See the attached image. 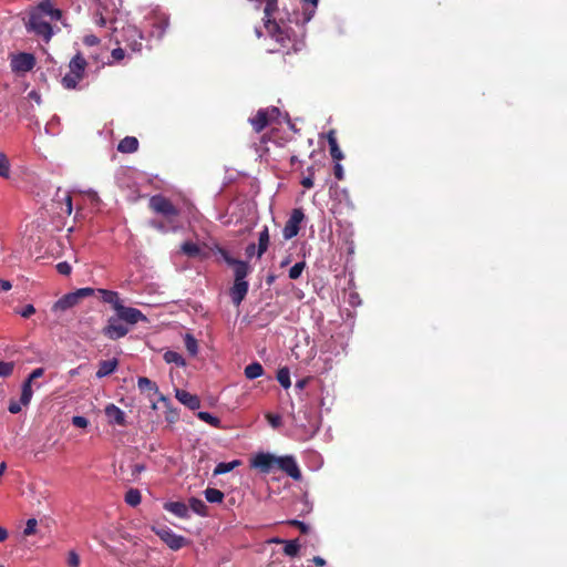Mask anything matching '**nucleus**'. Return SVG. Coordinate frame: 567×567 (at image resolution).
Masks as SVG:
<instances>
[{
    "mask_svg": "<svg viewBox=\"0 0 567 567\" xmlns=\"http://www.w3.org/2000/svg\"><path fill=\"white\" fill-rule=\"evenodd\" d=\"M278 9L277 0H266L264 9V22L268 34L277 42L278 48L274 51H282L289 54L291 51L301 50L302 43L295 38L292 30L285 23L280 24L274 18L275 11Z\"/></svg>",
    "mask_w": 567,
    "mask_h": 567,
    "instance_id": "obj_1",
    "label": "nucleus"
},
{
    "mask_svg": "<svg viewBox=\"0 0 567 567\" xmlns=\"http://www.w3.org/2000/svg\"><path fill=\"white\" fill-rule=\"evenodd\" d=\"M148 207L155 214L161 215L164 220L152 219L150 226L161 233L175 231L178 228L177 218L179 209L172 200L163 195H154L150 198Z\"/></svg>",
    "mask_w": 567,
    "mask_h": 567,
    "instance_id": "obj_2",
    "label": "nucleus"
},
{
    "mask_svg": "<svg viewBox=\"0 0 567 567\" xmlns=\"http://www.w3.org/2000/svg\"><path fill=\"white\" fill-rule=\"evenodd\" d=\"M87 62L81 52H78L69 62V72L62 78L61 83L66 90H74L84 79Z\"/></svg>",
    "mask_w": 567,
    "mask_h": 567,
    "instance_id": "obj_3",
    "label": "nucleus"
},
{
    "mask_svg": "<svg viewBox=\"0 0 567 567\" xmlns=\"http://www.w3.org/2000/svg\"><path fill=\"white\" fill-rule=\"evenodd\" d=\"M27 29L29 32L41 37L45 43H48L53 35L51 23L35 9L30 12Z\"/></svg>",
    "mask_w": 567,
    "mask_h": 567,
    "instance_id": "obj_4",
    "label": "nucleus"
},
{
    "mask_svg": "<svg viewBox=\"0 0 567 567\" xmlns=\"http://www.w3.org/2000/svg\"><path fill=\"white\" fill-rule=\"evenodd\" d=\"M120 37L116 39L117 43H124L133 52L142 50L143 34L135 25L127 24L123 27Z\"/></svg>",
    "mask_w": 567,
    "mask_h": 567,
    "instance_id": "obj_5",
    "label": "nucleus"
},
{
    "mask_svg": "<svg viewBox=\"0 0 567 567\" xmlns=\"http://www.w3.org/2000/svg\"><path fill=\"white\" fill-rule=\"evenodd\" d=\"M152 529L172 550H178L188 544L184 536L175 534L166 526Z\"/></svg>",
    "mask_w": 567,
    "mask_h": 567,
    "instance_id": "obj_6",
    "label": "nucleus"
},
{
    "mask_svg": "<svg viewBox=\"0 0 567 567\" xmlns=\"http://www.w3.org/2000/svg\"><path fill=\"white\" fill-rule=\"evenodd\" d=\"M305 219V214L301 208H295L291 212L289 219L286 221L282 229L285 239H291L296 237L300 230V224Z\"/></svg>",
    "mask_w": 567,
    "mask_h": 567,
    "instance_id": "obj_7",
    "label": "nucleus"
},
{
    "mask_svg": "<svg viewBox=\"0 0 567 567\" xmlns=\"http://www.w3.org/2000/svg\"><path fill=\"white\" fill-rule=\"evenodd\" d=\"M121 321L122 320L118 319V317H111L107 320V324L102 329V333L111 340H117L125 337L128 333V328Z\"/></svg>",
    "mask_w": 567,
    "mask_h": 567,
    "instance_id": "obj_8",
    "label": "nucleus"
},
{
    "mask_svg": "<svg viewBox=\"0 0 567 567\" xmlns=\"http://www.w3.org/2000/svg\"><path fill=\"white\" fill-rule=\"evenodd\" d=\"M118 319L130 324H135L138 321H147L146 316L137 308L125 307L122 302L115 309Z\"/></svg>",
    "mask_w": 567,
    "mask_h": 567,
    "instance_id": "obj_9",
    "label": "nucleus"
},
{
    "mask_svg": "<svg viewBox=\"0 0 567 567\" xmlns=\"http://www.w3.org/2000/svg\"><path fill=\"white\" fill-rule=\"evenodd\" d=\"M278 457L270 453H257L250 462V466L262 473H269L277 465Z\"/></svg>",
    "mask_w": 567,
    "mask_h": 567,
    "instance_id": "obj_10",
    "label": "nucleus"
},
{
    "mask_svg": "<svg viewBox=\"0 0 567 567\" xmlns=\"http://www.w3.org/2000/svg\"><path fill=\"white\" fill-rule=\"evenodd\" d=\"M279 470L285 472L288 476L293 478L295 481L301 480V472L296 460L292 456H280L277 460V465Z\"/></svg>",
    "mask_w": 567,
    "mask_h": 567,
    "instance_id": "obj_11",
    "label": "nucleus"
},
{
    "mask_svg": "<svg viewBox=\"0 0 567 567\" xmlns=\"http://www.w3.org/2000/svg\"><path fill=\"white\" fill-rule=\"evenodd\" d=\"M35 65V59L30 53H19L11 60V69L14 72H29Z\"/></svg>",
    "mask_w": 567,
    "mask_h": 567,
    "instance_id": "obj_12",
    "label": "nucleus"
},
{
    "mask_svg": "<svg viewBox=\"0 0 567 567\" xmlns=\"http://www.w3.org/2000/svg\"><path fill=\"white\" fill-rule=\"evenodd\" d=\"M105 415L107 417V422L111 425L126 426V416L124 411H122L118 406L113 403H110L105 406Z\"/></svg>",
    "mask_w": 567,
    "mask_h": 567,
    "instance_id": "obj_13",
    "label": "nucleus"
},
{
    "mask_svg": "<svg viewBox=\"0 0 567 567\" xmlns=\"http://www.w3.org/2000/svg\"><path fill=\"white\" fill-rule=\"evenodd\" d=\"M249 289L248 281H234L233 286L229 289V296L231 302L238 307L246 298Z\"/></svg>",
    "mask_w": 567,
    "mask_h": 567,
    "instance_id": "obj_14",
    "label": "nucleus"
},
{
    "mask_svg": "<svg viewBox=\"0 0 567 567\" xmlns=\"http://www.w3.org/2000/svg\"><path fill=\"white\" fill-rule=\"evenodd\" d=\"M44 18L48 17L51 21H59L62 19V11L54 8L51 0H42L35 8Z\"/></svg>",
    "mask_w": 567,
    "mask_h": 567,
    "instance_id": "obj_15",
    "label": "nucleus"
},
{
    "mask_svg": "<svg viewBox=\"0 0 567 567\" xmlns=\"http://www.w3.org/2000/svg\"><path fill=\"white\" fill-rule=\"evenodd\" d=\"M176 399L190 410H197L200 406L198 396L185 390H176Z\"/></svg>",
    "mask_w": 567,
    "mask_h": 567,
    "instance_id": "obj_16",
    "label": "nucleus"
},
{
    "mask_svg": "<svg viewBox=\"0 0 567 567\" xmlns=\"http://www.w3.org/2000/svg\"><path fill=\"white\" fill-rule=\"evenodd\" d=\"M164 509L179 518L189 517L188 506L183 502H167L164 504Z\"/></svg>",
    "mask_w": 567,
    "mask_h": 567,
    "instance_id": "obj_17",
    "label": "nucleus"
},
{
    "mask_svg": "<svg viewBox=\"0 0 567 567\" xmlns=\"http://www.w3.org/2000/svg\"><path fill=\"white\" fill-rule=\"evenodd\" d=\"M117 367H118V360L115 358L112 360L100 361L99 369H97L95 375L97 379L105 378V377L112 374L113 372H115Z\"/></svg>",
    "mask_w": 567,
    "mask_h": 567,
    "instance_id": "obj_18",
    "label": "nucleus"
},
{
    "mask_svg": "<svg viewBox=\"0 0 567 567\" xmlns=\"http://www.w3.org/2000/svg\"><path fill=\"white\" fill-rule=\"evenodd\" d=\"M79 299L75 297L74 292H69L60 298L53 306L54 310L65 311L75 305L79 303Z\"/></svg>",
    "mask_w": 567,
    "mask_h": 567,
    "instance_id": "obj_19",
    "label": "nucleus"
},
{
    "mask_svg": "<svg viewBox=\"0 0 567 567\" xmlns=\"http://www.w3.org/2000/svg\"><path fill=\"white\" fill-rule=\"evenodd\" d=\"M234 281H246V277L250 272V266L247 261L237 260L234 266Z\"/></svg>",
    "mask_w": 567,
    "mask_h": 567,
    "instance_id": "obj_20",
    "label": "nucleus"
},
{
    "mask_svg": "<svg viewBox=\"0 0 567 567\" xmlns=\"http://www.w3.org/2000/svg\"><path fill=\"white\" fill-rule=\"evenodd\" d=\"M138 150V141L134 136H126L123 140L120 141L117 145V151L120 153H134Z\"/></svg>",
    "mask_w": 567,
    "mask_h": 567,
    "instance_id": "obj_21",
    "label": "nucleus"
},
{
    "mask_svg": "<svg viewBox=\"0 0 567 567\" xmlns=\"http://www.w3.org/2000/svg\"><path fill=\"white\" fill-rule=\"evenodd\" d=\"M96 292L100 295L103 302L111 305L114 310L121 303L120 295L116 291L97 289Z\"/></svg>",
    "mask_w": 567,
    "mask_h": 567,
    "instance_id": "obj_22",
    "label": "nucleus"
},
{
    "mask_svg": "<svg viewBox=\"0 0 567 567\" xmlns=\"http://www.w3.org/2000/svg\"><path fill=\"white\" fill-rule=\"evenodd\" d=\"M249 122L257 133L261 132L266 126L270 124V122L267 118V115L261 109L258 110L256 115L251 117Z\"/></svg>",
    "mask_w": 567,
    "mask_h": 567,
    "instance_id": "obj_23",
    "label": "nucleus"
},
{
    "mask_svg": "<svg viewBox=\"0 0 567 567\" xmlns=\"http://www.w3.org/2000/svg\"><path fill=\"white\" fill-rule=\"evenodd\" d=\"M269 230L267 226H264V229L259 233L258 236V248H257V257L261 258L262 255L267 251L269 246Z\"/></svg>",
    "mask_w": 567,
    "mask_h": 567,
    "instance_id": "obj_24",
    "label": "nucleus"
},
{
    "mask_svg": "<svg viewBox=\"0 0 567 567\" xmlns=\"http://www.w3.org/2000/svg\"><path fill=\"white\" fill-rule=\"evenodd\" d=\"M241 464V461L234 460L231 462H220L216 465L214 468V476L226 474L228 472H231L234 468L238 467Z\"/></svg>",
    "mask_w": 567,
    "mask_h": 567,
    "instance_id": "obj_25",
    "label": "nucleus"
},
{
    "mask_svg": "<svg viewBox=\"0 0 567 567\" xmlns=\"http://www.w3.org/2000/svg\"><path fill=\"white\" fill-rule=\"evenodd\" d=\"M265 370L259 362H252L245 368V377L249 380L257 379L264 374Z\"/></svg>",
    "mask_w": 567,
    "mask_h": 567,
    "instance_id": "obj_26",
    "label": "nucleus"
},
{
    "mask_svg": "<svg viewBox=\"0 0 567 567\" xmlns=\"http://www.w3.org/2000/svg\"><path fill=\"white\" fill-rule=\"evenodd\" d=\"M169 22L166 17H156L153 22V34L157 38H162L168 28Z\"/></svg>",
    "mask_w": 567,
    "mask_h": 567,
    "instance_id": "obj_27",
    "label": "nucleus"
},
{
    "mask_svg": "<svg viewBox=\"0 0 567 567\" xmlns=\"http://www.w3.org/2000/svg\"><path fill=\"white\" fill-rule=\"evenodd\" d=\"M32 395H33L32 382H30V380H25L22 383V389H21V396H20L21 404L24 406L29 405V403L31 402Z\"/></svg>",
    "mask_w": 567,
    "mask_h": 567,
    "instance_id": "obj_28",
    "label": "nucleus"
},
{
    "mask_svg": "<svg viewBox=\"0 0 567 567\" xmlns=\"http://www.w3.org/2000/svg\"><path fill=\"white\" fill-rule=\"evenodd\" d=\"M189 508L198 514L199 516H207V505L199 498L190 497L189 501Z\"/></svg>",
    "mask_w": 567,
    "mask_h": 567,
    "instance_id": "obj_29",
    "label": "nucleus"
},
{
    "mask_svg": "<svg viewBox=\"0 0 567 567\" xmlns=\"http://www.w3.org/2000/svg\"><path fill=\"white\" fill-rule=\"evenodd\" d=\"M125 503L130 506H137L141 504L142 495L141 492L137 488H130L125 494Z\"/></svg>",
    "mask_w": 567,
    "mask_h": 567,
    "instance_id": "obj_30",
    "label": "nucleus"
},
{
    "mask_svg": "<svg viewBox=\"0 0 567 567\" xmlns=\"http://www.w3.org/2000/svg\"><path fill=\"white\" fill-rule=\"evenodd\" d=\"M204 495L209 503H221L224 499V493L217 488L208 487L204 491Z\"/></svg>",
    "mask_w": 567,
    "mask_h": 567,
    "instance_id": "obj_31",
    "label": "nucleus"
},
{
    "mask_svg": "<svg viewBox=\"0 0 567 567\" xmlns=\"http://www.w3.org/2000/svg\"><path fill=\"white\" fill-rule=\"evenodd\" d=\"M137 385L141 391H152L154 393L158 392L157 384L146 377H140L137 380Z\"/></svg>",
    "mask_w": 567,
    "mask_h": 567,
    "instance_id": "obj_32",
    "label": "nucleus"
},
{
    "mask_svg": "<svg viewBox=\"0 0 567 567\" xmlns=\"http://www.w3.org/2000/svg\"><path fill=\"white\" fill-rule=\"evenodd\" d=\"M164 360L167 363H175L177 367H184L186 364L184 358L176 351H166L164 353Z\"/></svg>",
    "mask_w": 567,
    "mask_h": 567,
    "instance_id": "obj_33",
    "label": "nucleus"
},
{
    "mask_svg": "<svg viewBox=\"0 0 567 567\" xmlns=\"http://www.w3.org/2000/svg\"><path fill=\"white\" fill-rule=\"evenodd\" d=\"M277 380L280 383V385L285 389L290 388L291 381H290V372L288 368H281L277 372Z\"/></svg>",
    "mask_w": 567,
    "mask_h": 567,
    "instance_id": "obj_34",
    "label": "nucleus"
},
{
    "mask_svg": "<svg viewBox=\"0 0 567 567\" xmlns=\"http://www.w3.org/2000/svg\"><path fill=\"white\" fill-rule=\"evenodd\" d=\"M299 549H300V545L298 543V539H292V540H286L285 542V547H284L285 555L290 556V557H295V556L298 555Z\"/></svg>",
    "mask_w": 567,
    "mask_h": 567,
    "instance_id": "obj_35",
    "label": "nucleus"
},
{
    "mask_svg": "<svg viewBox=\"0 0 567 567\" xmlns=\"http://www.w3.org/2000/svg\"><path fill=\"white\" fill-rule=\"evenodd\" d=\"M185 348L189 352L190 355H196L198 351L197 340L189 333H187L184 338Z\"/></svg>",
    "mask_w": 567,
    "mask_h": 567,
    "instance_id": "obj_36",
    "label": "nucleus"
},
{
    "mask_svg": "<svg viewBox=\"0 0 567 567\" xmlns=\"http://www.w3.org/2000/svg\"><path fill=\"white\" fill-rule=\"evenodd\" d=\"M182 251L189 257H196L200 252V249L195 243L185 241L182 245Z\"/></svg>",
    "mask_w": 567,
    "mask_h": 567,
    "instance_id": "obj_37",
    "label": "nucleus"
},
{
    "mask_svg": "<svg viewBox=\"0 0 567 567\" xmlns=\"http://www.w3.org/2000/svg\"><path fill=\"white\" fill-rule=\"evenodd\" d=\"M197 416L214 427H220V420L208 412H198Z\"/></svg>",
    "mask_w": 567,
    "mask_h": 567,
    "instance_id": "obj_38",
    "label": "nucleus"
},
{
    "mask_svg": "<svg viewBox=\"0 0 567 567\" xmlns=\"http://www.w3.org/2000/svg\"><path fill=\"white\" fill-rule=\"evenodd\" d=\"M10 163L6 154L0 153V177L9 178Z\"/></svg>",
    "mask_w": 567,
    "mask_h": 567,
    "instance_id": "obj_39",
    "label": "nucleus"
},
{
    "mask_svg": "<svg viewBox=\"0 0 567 567\" xmlns=\"http://www.w3.org/2000/svg\"><path fill=\"white\" fill-rule=\"evenodd\" d=\"M305 267H306V262L305 261H300V262L295 264L289 269V278L292 279V280L298 279L301 276Z\"/></svg>",
    "mask_w": 567,
    "mask_h": 567,
    "instance_id": "obj_40",
    "label": "nucleus"
},
{
    "mask_svg": "<svg viewBox=\"0 0 567 567\" xmlns=\"http://www.w3.org/2000/svg\"><path fill=\"white\" fill-rule=\"evenodd\" d=\"M14 369V362H0V378L10 377Z\"/></svg>",
    "mask_w": 567,
    "mask_h": 567,
    "instance_id": "obj_41",
    "label": "nucleus"
},
{
    "mask_svg": "<svg viewBox=\"0 0 567 567\" xmlns=\"http://www.w3.org/2000/svg\"><path fill=\"white\" fill-rule=\"evenodd\" d=\"M270 123L276 122L280 116V110L276 106L261 109Z\"/></svg>",
    "mask_w": 567,
    "mask_h": 567,
    "instance_id": "obj_42",
    "label": "nucleus"
},
{
    "mask_svg": "<svg viewBox=\"0 0 567 567\" xmlns=\"http://www.w3.org/2000/svg\"><path fill=\"white\" fill-rule=\"evenodd\" d=\"M37 526H38L37 519L35 518H29L27 520V524H25V527H24V530H23V535L24 536L34 535L37 533Z\"/></svg>",
    "mask_w": 567,
    "mask_h": 567,
    "instance_id": "obj_43",
    "label": "nucleus"
},
{
    "mask_svg": "<svg viewBox=\"0 0 567 567\" xmlns=\"http://www.w3.org/2000/svg\"><path fill=\"white\" fill-rule=\"evenodd\" d=\"M63 204L61 206V210L66 214L68 216H70L72 214V210H73V206H72V197L70 194H66L65 197L63 198Z\"/></svg>",
    "mask_w": 567,
    "mask_h": 567,
    "instance_id": "obj_44",
    "label": "nucleus"
},
{
    "mask_svg": "<svg viewBox=\"0 0 567 567\" xmlns=\"http://www.w3.org/2000/svg\"><path fill=\"white\" fill-rule=\"evenodd\" d=\"M73 292H74L75 297L79 300H81L82 298L90 297V296L94 295L96 292V290L93 288H90V287H85V288H80Z\"/></svg>",
    "mask_w": 567,
    "mask_h": 567,
    "instance_id": "obj_45",
    "label": "nucleus"
},
{
    "mask_svg": "<svg viewBox=\"0 0 567 567\" xmlns=\"http://www.w3.org/2000/svg\"><path fill=\"white\" fill-rule=\"evenodd\" d=\"M218 252L219 255L221 256L223 260L229 266H234L235 262L238 260L234 257H231V255L228 252V250H226L225 248H218Z\"/></svg>",
    "mask_w": 567,
    "mask_h": 567,
    "instance_id": "obj_46",
    "label": "nucleus"
},
{
    "mask_svg": "<svg viewBox=\"0 0 567 567\" xmlns=\"http://www.w3.org/2000/svg\"><path fill=\"white\" fill-rule=\"evenodd\" d=\"M308 172H309V175L303 177L301 179V185L305 187V188H312L313 187V167H308Z\"/></svg>",
    "mask_w": 567,
    "mask_h": 567,
    "instance_id": "obj_47",
    "label": "nucleus"
},
{
    "mask_svg": "<svg viewBox=\"0 0 567 567\" xmlns=\"http://www.w3.org/2000/svg\"><path fill=\"white\" fill-rule=\"evenodd\" d=\"M266 419L269 422V424L275 429L281 425V416L279 414L267 413Z\"/></svg>",
    "mask_w": 567,
    "mask_h": 567,
    "instance_id": "obj_48",
    "label": "nucleus"
},
{
    "mask_svg": "<svg viewBox=\"0 0 567 567\" xmlns=\"http://www.w3.org/2000/svg\"><path fill=\"white\" fill-rule=\"evenodd\" d=\"M56 270L63 276H69L71 274L72 267L69 262L61 261L56 265Z\"/></svg>",
    "mask_w": 567,
    "mask_h": 567,
    "instance_id": "obj_49",
    "label": "nucleus"
},
{
    "mask_svg": "<svg viewBox=\"0 0 567 567\" xmlns=\"http://www.w3.org/2000/svg\"><path fill=\"white\" fill-rule=\"evenodd\" d=\"M72 424L76 427L85 429L89 425V420L81 415L72 417Z\"/></svg>",
    "mask_w": 567,
    "mask_h": 567,
    "instance_id": "obj_50",
    "label": "nucleus"
},
{
    "mask_svg": "<svg viewBox=\"0 0 567 567\" xmlns=\"http://www.w3.org/2000/svg\"><path fill=\"white\" fill-rule=\"evenodd\" d=\"M287 524L299 528V530L302 534H307L309 532V526L307 524H305L303 522H301V520L290 519V520L287 522Z\"/></svg>",
    "mask_w": 567,
    "mask_h": 567,
    "instance_id": "obj_51",
    "label": "nucleus"
},
{
    "mask_svg": "<svg viewBox=\"0 0 567 567\" xmlns=\"http://www.w3.org/2000/svg\"><path fill=\"white\" fill-rule=\"evenodd\" d=\"M69 567H80V557L75 551H70L68 556Z\"/></svg>",
    "mask_w": 567,
    "mask_h": 567,
    "instance_id": "obj_52",
    "label": "nucleus"
},
{
    "mask_svg": "<svg viewBox=\"0 0 567 567\" xmlns=\"http://www.w3.org/2000/svg\"><path fill=\"white\" fill-rule=\"evenodd\" d=\"M83 43L87 47H94V45H97L100 43V39L94 35V34H86L84 38H83Z\"/></svg>",
    "mask_w": 567,
    "mask_h": 567,
    "instance_id": "obj_53",
    "label": "nucleus"
},
{
    "mask_svg": "<svg viewBox=\"0 0 567 567\" xmlns=\"http://www.w3.org/2000/svg\"><path fill=\"white\" fill-rule=\"evenodd\" d=\"M110 20V17L104 16L102 12L97 11L95 14V23L100 27H105Z\"/></svg>",
    "mask_w": 567,
    "mask_h": 567,
    "instance_id": "obj_54",
    "label": "nucleus"
},
{
    "mask_svg": "<svg viewBox=\"0 0 567 567\" xmlns=\"http://www.w3.org/2000/svg\"><path fill=\"white\" fill-rule=\"evenodd\" d=\"M20 316L23 318H30L35 313V308L33 305H27L21 311H19Z\"/></svg>",
    "mask_w": 567,
    "mask_h": 567,
    "instance_id": "obj_55",
    "label": "nucleus"
},
{
    "mask_svg": "<svg viewBox=\"0 0 567 567\" xmlns=\"http://www.w3.org/2000/svg\"><path fill=\"white\" fill-rule=\"evenodd\" d=\"M333 175L338 181H342L344 178L343 167L339 162H337L333 167Z\"/></svg>",
    "mask_w": 567,
    "mask_h": 567,
    "instance_id": "obj_56",
    "label": "nucleus"
},
{
    "mask_svg": "<svg viewBox=\"0 0 567 567\" xmlns=\"http://www.w3.org/2000/svg\"><path fill=\"white\" fill-rule=\"evenodd\" d=\"M330 155L333 158V161H336V162H339L343 158V154H342L339 145L336 147H330Z\"/></svg>",
    "mask_w": 567,
    "mask_h": 567,
    "instance_id": "obj_57",
    "label": "nucleus"
},
{
    "mask_svg": "<svg viewBox=\"0 0 567 567\" xmlns=\"http://www.w3.org/2000/svg\"><path fill=\"white\" fill-rule=\"evenodd\" d=\"M44 374V369L43 368H37L34 369L30 374L29 377L27 378V380H30V382H33L34 380L41 378L42 375Z\"/></svg>",
    "mask_w": 567,
    "mask_h": 567,
    "instance_id": "obj_58",
    "label": "nucleus"
},
{
    "mask_svg": "<svg viewBox=\"0 0 567 567\" xmlns=\"http://www.w3.org/2000/svg\"><path fill=\"white\" fill-rule=\"evenodd\" d=\"M21 405H22V404H21V401H20V402H17V401H14V400H11V401L9 402L8 410H9V412H10V413H12V414H17V413H19V412L21 411Z\"/></svg>",
    "mask_w": 567,
    "mask_h": 567,
    "instance_id": "obj_59",
    "label": "nucleus"
},
{
    "mask_svg": "<svg viewBox=\"0 0 567 567\" xmlns=\"http://www.w3.org/2000/svg\"><path fill=\"white\" fill-rule=\"evenodd\" d=\"M111 55L115 61H121L124 59L125 52L122 48H115L112 50Z\"/></svg>",
    "mask_w": 567,
    "mask_h": 567,
    "instance_id": "obj_60",
    "label": "nucleus"
},
{
    "mask_svg": "<svg viewBox=\"0 0 567 567\" xmlns=\"http://www.w3.org/2000/svg\"><path fill=\"white\" fill-rule=\"evenodd\" d=\"M257 248L256 245L254 243L249 244L246 249H245V254L248 258H251L254 257L255 255H257Z\"/></svg>",
    "mask_w": 567,
    "mask_h": 567,
    "instance_id": "obj_61",
    "label": "nucleus"
},
{
    "mask_svg": "<svg viewBox=\"0 0 567 567\" xmlns=\"http://www.w3.org/2000/svg\"><path fill=\"white\" fill-rule=\"evenodd\" d=\"M12 288V284L9 280L0 279V291H9Z\"/></svg>",
    "mask_w": 567,
    "mask_h": 567,
    "instance_id": "obj_62",
    "label": "nucleus"
},
{
    "mask_svg": "<svg viewBox=\"0 0 567 567\" xmlns=\"http://www.w3.org/2000/svg\"><path fill=\"white\" fill-rule=\"evenodd\" d=\"M143 471H145V465L144 464H135L132 468V474L133 475H138L141 474Z\"/></svg>",
    "mask_w": 567,
    "mask_h": 567,
    "instance_id": "obj_63",
    "label": "nucleus"
},
{
    "mask_svg": "<svg viewBox=\"0 0 567 567\" xmlns=\"http://www.w3.org/2000/svg\"><path fill=\"white\" fill-rule=\"evenodd\" d=\"M312 561L319 567H323L326 565V560L320 556H315Z\"/></svg>",
    "mask_w": 567,
    "mask_h": 567,
    "instance_id": "obj_64",
    "label": "nucleus"
}]
</instances>
